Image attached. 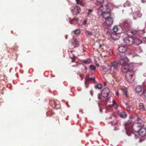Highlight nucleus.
Returning a JSON list of instances; mask_svg holds the SVG:
<instances>
[{
    "mask_svg": "<svg viewBox=\"0 0 146 146\" xmlns=\"http://www.w3.org/2000/svg\"><path fill=\"white\" fill-rule=\"evenodd\" d=\"M80 77L81 78V80H82L84 78V76L83 74H80Z\"/></svg>",
    "mask_w": 146,
    "mask_h": 146,
    "instance_id": "nucleus-42",
    "label": "nucleus"
},
{
    "mask_svg": "<svg viewBox=\"0 0 146 146\" xmlns=\"http://www.w3.org/2000/svg\"><path fill=\"white\" fill-rule=\"evenodd\" d=\"M90 68L92 70H96V67L93 65H90L89 66Z\"/></svg>",
    "mask_w": 146,
    "mask_h": 146,
    "instance_id": "nucleus-31",
    "label": "nucleus"
},
{
    "mask_svg": "<svg viewBox=\"0 0 146 146\" xmlns=\"http://www.w3.org/2000/svg\"><path fill=\"white\" fill-rule=\"evenodd\" d=\"M110 91L109 89L108 88H106L104 89L102 92L101 94L102 96L104 98H106L109 95Z\"/></svg>",
    "mask_w": 146,
    "mask_h": 146,
    "instance_id": "nucleus-9",
    "label": "nucleus"
},
{
    "mask_svg": "<svg viewBox=\"0 0 146 146\" xmlns=\"http://www.w3.org/2000/svg\"><path fill=\"white\" fill-rule=\"evenodd\" d=\"M130 118L131 119H134V116L132 115H131L130 116Z\"/></svg>",
    "mask_w": 146,
    "mask_h": 146,
    "instance_id": "nucleus-47",
    "label": "nucleus"
},
{
    "mask_svg": "<svg viewBox=\"0 0 146 146\" xmlns=\"http://www.w3.org/2000/svg\"><path fill=\"white\" fill-rule=\"evenodd\" d=\"M131 106H127L126 107V109H127V110L128 111H130V108H131Z\"/></svg>",
    "mask_w": 146,
    "mask_h": 146,
    "instance_id": "nucleus-40",
    "label": "nucleus"
},
{
    "mask_svg": "<svg viewBox=\"0 0 146 146\" xmlns=\"http://www.w3.org/2000/svg\"><path fill=\"white\" fill-rule=\"evenodd\" d=\"M100 9H102L104 12L103 13L106 12L107 11H109L110 10L109 6L107 5L104 6L101 5Z\"/></svg>",
    "mask_w": 146,
    "mask_h": 146,
    "instance_id": "nucleus-12",
    "label": "nucleus"
},
{
    "mask_svg": "<svg viewBox=\"0 0 146 146\" xmlns=\"http://www.w3.org/2000/svg\"><path fill=\"white\" fill-rule=\"evenodd\" d=\"M129 61V60L128 58L126 56H125L123 58H122L119 61V63L122 66L121 68V70L123 67H126L127 68L126 66H128V67H132L131 65H128L127 64ZM129 67H128V68Z\"/></svg>",
    "mask_w": 146,
    "mask_h": 146,
    "instance_id": "nucleus-4",
    "label": "nucleus"
},
{
    "mask_svg": "<svg viewBox=\"0 0 146 146\" xmlns=\"http://www.w3.org/2000/svg\"><path fill=\"white\" fill-rule=\"evenodd\" d=\"M117 121L116 120H114L112 122V123L113 124L115 125L117 123Z\"/></svg>",
    "mask_w": 146,
    "mask_h": 146,
    "instance_id": "nucleus-43",
    "label": "nucleus"
},
{
    "mask_svg": "<svg viewBox=\"0 0 146 146\" xmlns=\"http://www.w3.org/2000/svg\"><path fill=\"white\" fill-rule=\"evenodd\" d=\"M113 36H112V37ZM112 38H113V39H114V37H112Z\"/></svg>",
    "mask_w": 146,
    "mask_h": 146,
    "instance_id": "nucleus-57",
    "label": "nucleus"
},
{
    "mask_svg": "<svg viewBox=\"0 0 146 146\" xmlns=\"http://www.w3.org/2000/svg\"><path fill=\"white\" fill-rule=\"evenodd\" d=\"M139 107L141 110L145 111L146 110V106L144 105L142 103H140L139 104Z\"/></svg>",
    "mask_w": 146,
    "mask_h": 146,
    "instance_id": "nucleus-16",
    "label": "nucleus"
},
{
    "mask_svg": "<svg viewBox=\"0 0 146 146\" xmlns=\"http://www.w3.org/2000/svg\"><path fill=\"white\" fill-rule=\"evenodd\" d=\"M96 65L98 67H99V65L98 64H96Z\"/></svg>",
    "mask_w": 146,
    "mask_h": 146,
    "instance_id": "nucleus-52",
    "label": "nucleus"
},
{
    "mask_svg": "<svg viewBox=\"0 0 146 146\" xmlns=\"http://www.w3.org/2000/svg\"><path fill=\"white\" fill-rule=\"evenodd\" d=\"M145 124L146 123L144 121H142L141 123L137 122L134 124L133 125L126 123L125 124V128L127 135L129 136H131L134 139L137 138L138 136L137 135L135 134L133 130L135 132L139 133Z\"/></svg>",
    "mask_w": 146,
    "mask_h": 146,
    "instance_id": "nucleus-1",
    "label": "nucleus"
},
{
    "mask_svg": "<svg viewBox=\"0 0 146 146\" xmlns=\"http://www.w3.org/2000/svg\"><path fill=\"white\" fill-rule=\"evenodd\" d=\"M74 42H75V44H78V40L77 39H74Z\"/></svg>",
    "mask_w": 146,
    "mask_h": 146,
    "instance_id": "nucleus-46",
    "label": "nucleus"
},
{
    "mask_svg": "<svg viewBox=\"0 0 146 146\" xmlns=\"http://www.w3.org/2000/svg\"><path fill=\"white\" fill-rule=\"evenodd\" d=\"M93 11V10L91 9H89L88 10V12L87 13V16H89L90 14L92 13Z\"/></svg>",
    "mask_w": 146,
    "mask_h": 146,
    "instance_id": "nucleus-37",
    "label": "nucleus"
},
{
    "mask_svg": "<svg viewBox=\"0 0 146 146\" xmlns=\"http://www.w3.org/2000/svg\"><path fill=\"white\" fill-rule=\"evenodd\" d=\"M103 16L105 19L110 17V11L103 13Z\"/></svg>",
    "mask_w": 146,
    "mask_h": 146,
    "instance_id": "nucleus-14",
    "label": "nucleus"
},
{
    "mask_svg": "<svg viewBox=\"0 0 146 146\" xmlns=\"http://www.w3.org/2000/svg\"><path fill=\"white\" fill-rule=\"evenodd\" d=\"M110 99V98H108L106 99L104 102V103L106 105L107 104V102L109 101Z\"/></svg>",
    "mask_w": 146,
    "mask_h": 146,
    "instance_id": "nucleus-38",
    "label": "nucleus"
},
{
    "mask_svg": "<svg viewBox=\"0 0 146 146\" xmlns=\"http://www.w3.org/2000/svg\"><path fill=\"white\" fill-rule=\"evenodd\" d=\"M87 35H92V32L88 30H86L84 32Z\"/></svg>",
    "mask_w": 146,
    "mask_h": 146,
    "instance_id": "nucleus-29",
    "label": "nucleus"
},
{
    "mask_svg": "<svg viewBox=\"0 0 146 146\" xmlns=\"http://www.w3.org/2000/svg\"><path fill=\"white\" fill-rule=\"evenodd\" d=\"M78 21V19L77 17H75L74 19L71 20L70 22L71 24L76 23Z\"/></svg>",
    "mask_w": 146,
    "mask_h": 146,
    "instance_id": "nucleus-19",
    "label": "nucleus"
},
{
    "mask_svg": "<svg viewBox=\"0 0 146 146\" xmlns=\"http://www.w3.org/2000/svg\"><path fill=\"white\" fill-rule=\"evenodd\" d=\"M121 90L123 91V92L124 93L126 97H127L128 96L127 90L126 88H122L121 89Z\"/></svg>",
    "mask_w": 146,
    "mask_h": 146,
    "instance_id": "nucleus-24",
    "label": "nucleus"
},
{
    "mask_svg": "<svg viewBox=\"0 0 146 146\" xmlns=\"http://www.w3.org/2000/svg\"><path fill=\"white\" fill-rule=\"evenodd\" d=\"M139 48H140V51H142V50H143V45H142V46H139Z\"/></svg>",
    "mask_w": 146,
    "mask_h": 146,
    "instance_id": "nucleus-44",
    "label": "nucleus"
},
{
    "mask_svg": "<svg viewBox=\"0 0 146 146\" xmlns=\"http://www.w3.org/2000/svg\"><path fill=\"white\" fill-rule=\"evenodd\" d=\"M74 32L75 34L78 35L80 33V29H78L74 31Z\"/></svg>",
    "mask_w": 146,
    "mask_h": 146,
    "instance_id": "nucleus-30",
    "label": "nucleus"
},
{
    "mask_svg": "<svg viewBox=\"0 0 146 146\" xmlns=\"http://www.w3.org/2000/svg\"><path fill=\"white\" fill-rule=\"evenodd\" d=\"M116 57L118 59H121L122 57V55L121 54L118 53L116 54Z\"/></svg>",
    "mask_w": 146,
    "mask_h": 146,
    "instance_id": "nucleus-28",
    "label": "nucleus"
},
{
    "mask_svg": "<svg viewBox=\"0 0 146 146\" xmlns=\"http://www.w3.org/2000/svg\"><path fill=\"white\" fill-rule=\"evenodd\" d=\"M119 93H118V92H116L115 93V95L117 96H118L119 95Z\"/></svg>",
    "mask_w": 146,
    "mask_h": 146,
    "instance_id": "nucleus-50",
    "label": "nucleus"
},
{
    "mask_svg": "<svg viewBox=\"0 0 146 146\" xmlns=\"http://www.w3.org/2000/svg\"><path fill=\"white\" fill-rule=\"evenodd\" d=\"M143 94L144 95L145 97L146 98V89L144 90L143 92Z\"/></svg>",
    "mask_w": 146,
    "mask_h": 146,
    "instance_id": "nucleus-41",
    "label": "nucleus"
},
{
    "mask_svg": "<svg viewBox=\"0 0 146 146\" xmlns=\"http://www.w3.org/2000/svg\"><path fill=\"white\" fill-rule=\"evenodd\" d=\"M131 5V4L129 1H127L125 3L124 5L123 6L124 7H129Z\"/></svg>",
    "mask_w": 146,
    "mask_h": 146,
    "instance_id": "nucleus-21",
    "label": "nucleus"
},
{
    "mask_svg": "<svg viewBox=\"0 0 146 146\" xmlns=\"http://www.w3.org/2000/svg\"><path fill=\"white\" fill-rule=\"evenodd\" d=\"M103 11L102 9H100V7L98 8V14L99 16L101 15L103 16Z\"/></svg>",
    "mask_w": 146,
    "mask_h": 146,
    "instance_id": "nucleus-23",
    "label": "nucleus"
},
{
    "mask_svg": "<svg viewBox=\"0 0 146 146\" xmlns=\"http://www.w3.org/2000/svg\"><path fill=\"white\" fill-rule=\"evenodd\" d=\"M98 98L100 100L102 99V97L100 94H98Z\"/></svg>",
    "mask_w": 146,
    "mask_h": 146,
    "instance_id": "nucleus-45",
    "label": "nucleus"
},
{
    "mask_svg": "<svg viewBox=\"0 0 146 146\" xmlns=\"http://www.w3.org/2000/svg\"><path fill=\"white\" fill-rule=\"evenodd\" d=\"M130 22L127 20L123 21L120 24V26L123 30L127 29L131 27Z\"/></svg>",
    "mask_w": 146,
    "mask_h": 146,
    "instance_id": "nucleus-5",
    "label": "nucleus"
},
{
    "mask_svg": "<svg viewBox=\"0 0 146 146\" xmlns=\"http://www.w3.org/2000/svg\"><path fill=\"white\" fill-rule=\"evenodd\" d=\"M102 87V85L100 84H97L96 86V88L99 89H101Z\"/></svg>",
    "mask_w": 146,
    "mask_h": 146,
    "instance_id": "nucleus-34",
    "label": "nucleus"
},
{
    "mask_svg": "<svg viewBox=\"0 0 146 146\" xmlns=\"http://www.w3.org/2000/svg\"><path fill=\"white\" fill-rule=\"evenodd\" d=\"M76 1L77 4L80 5L82 6L84 5L83 0H76Z\"/></svg>",
    "mask_w": 146,
    "mask_h": 146,
    "instance_id": "nucleus-22",
    "label": "nucleus"
},
{
    "mask_svg": "<svg viewBox=\"0 0 146 146\" xmlns=\"http://www.w3.org/2000/svg\"><path fill=\"white\" fill-rule=\"evenodd\" d=\"M120 117L122 118H125L127 117V114L124 111H122L119 114Z\"/></svg>",
    "mask_w": 146,
    "mask_h": 146,
    "instance_id": "nucleus-18",
    "label": "nucleus"
},
{
    "mask_svg": "<svg viewBox=\"0 0 146 146\" xmlns=\"http://www.w3.org/2000/svg\"><path fill=\"white\" fill-rule=\"evenodd\" d=\"M81 10L80 7L78 6L75 7L74 9V11L76 14H78L80 13Z\"/></svg>",
    "mask_w": 146,
    "mask_h": 146,
    "instance_id": "nucleus-20",
    "label": "nucleus"
},
{
    "mask_svg": "<svg viewBox=\"0 0 146 146\" xmlns=\"http://www.w3.org/2000/svg\"><path fill=\"white\" fill-rule=\"evenodd\" d=\"M109 70H110V69L108 67V66H107V68L106 67H104L103 68V70L104 72H105L108 71Z\"/></svg>",
    "mask_w": 146,
    "mask_h": 146,
    "instance_id": "nucleus-35",
    "label": "nucleus"
},
{
    "mask_svg": "<svg viewBox=\"0 0 146 146\" xmlns=\"http://www.w3.org/2000/svg\"><path fill=\"white\" fill-rule=\"evenodd\" d=\"M138 133L142 137L146 138V123L142 127Z\"/></svg>",
    "mask_w": 146,
    "mask_h": 146,
    "instance_id": "nucleus-8",
    "label": "nucleus"
},
{
    "mask_svg": "<svg viewBox=\"0 0 146 146\" xmlns=\"http://www.w3.org/2000/svg\"><path fill=\"white\" fill-rule=\"evenodd\" d=\"M112 106H114L115 109L117 108L118 107V106L116 103V102L114 100H113L112 101Z\"/></svg>",
    "mask_w": 146,
    "mask_h": 146,
    "instance_id": "nucleus-26",
    "label": "nucleus"
},
{
    "mask_svg": "<svg viewBox=\"0 0 146 146\" xmlns=\"http://www.w3.org/2000/svg\"><path fill=\"white\" fill-rule=\"evenodd\" d=\"M142 89V87L139 86H136L135 88L136 92L138 93H140Z\"/></svg>",
    "mask_w": 146,
    "mask_h": 146,
    "instance_id": "nucleus-17",
    "label": "nucleus"
},
{
    "mask_svg": "<svg viewBox=\"0 0 146 146\" xmlns=\"http://www.w3.org/2000/svg\"><path fill=\"white\" fill-rule=\"evenodd\" d=\"M118 49L119 52L124 53L127 50V48L126 45L121 44L119 46Z\"/></svg>",
    "mask_w": 146,
    "mask_h": 146,
    "instance_id": "nucleus-10",
    "label": "nucleus"
},
{
    "mask_svg": "<svg viewBox=\"0 0 146 146\" xmlns=\"http://www.w3.org/2000/svg\"><path fill=\"white\" fill-rule=\"evenodd\" d=\"M127 68L123 67L122 68V71L126 73L125 78L126 80L129 82L132 83L134 81L135 78V73L133 71L132 67L126 66Z\"/></svg>",
    "mask_w": 146,
    "mask_h": 146,
    "instance_id": "nucleus-2",
    "label": "nucleus"
},
{
    "mask_svg": "<svg viewBox=\"0 0 146 146\" xmlns=\"http://www.w3.org/2000/svg\"><path fill=\"white\" fill-rule=\"evenodd\" d=\"M46 115L48 116H51L54 114V113L52 111H49L46 113Z\"/></svg>",
    "mask_w": 146,
    "mask_h": 146,
    "instance_id": "nucleus-25",
    "label": "nucleus"
},
{
    "mask_svg": "<svg viewBox=\"0 0 146 146\" xmlns=\"http://www.w3.org/2000/svg\"><path fill=\"white\" fill-rule=\"evenodd\" d=\"M84 22V23H86V21H85Z\"/></svg>",
    "mask_w": 146,
    "mask_h": 146,
    "instance_id": "nucleus-56",
    "label": "nucleus"
},
{
    "mask_svg": "<svg viewBox=\"0 0 146 146\" xmlns=\"http://www.w3.org/2000/svg\"><path fill=\"white\" fill-rule=\"evenodd\" d=\"M141 1L143 3H145L146 2V0H141Z\"/></svg>",
    "mask_w": 146,
    "mask_h": 146,
    "instance_id": "nucleus-49",
    "label": "nucleus"
},
{
    "mask_svg": "<svg viewBox=\"0 0 146 146\" xmlns=\"http://www.w3.org/2000/svg\"><path fill=\"white\" fill-rule=\"evenodd\" d=\"M93 93L92 91H91V92H90L91 94L92 95H93V93Z\"/></svg>",
    "mask_w": 146,
    "mask_h": 146,
    "instance_id": "nucleus-53",
    "label": "nucleus"
},
{
    "mask_svg": "<svg viewBox=\"0 0 146 146\" xmlns=\"http://www.w3.org/2000/svg\"><path fill=\"white\" fill-rule=\"evenodd\" d=\"M85 69L86 70L87 69V68L86 67H85Z\"/></svg>",
    "mask_w": 146,
    "mask_h": 146,
    "instance_id": "nucleus-55",
    "label": "nucleus"
},
{
    "mask_svg": "<svg viewBox=\"0 0 146 146\" xmlns=\"http://www.w3.org/2000/svg\"><path fill=\"white\" fill-rule=\"evenodd\" d=\"M106 82H105L104 83V85L105 86V85H106Z\"/></svg>",
    "mask_w": 146,
    "mask_h": 146,
    "instance_id": "nucleus-54",
    "label": "nucleus"
},
{
    "mask_svg": "<svg viewBox=\"0 0 146 146\" xmlns=\"http://www.w3.org/2000/svg\"><path fill=\"white\" fill-rule=\"evenodd\" d=\"M125 104L126 107L127 106H128V104L127 103H125Z\"/></svg>",
    "mask_w": 146,
    "mask_h": 146,
    "instance_id": "nucleus-51",
    "label": "nucleus"
},
{
    "mask_svg": "<svg viewBox=\"0 0 146 146\" xmlns=\"http://www.w3.org/2000/svg\"><path fill=\"white\" fill-rule=\"evenodd\" d=\"M111 118V117H110V118Z\"/></svg>",
    "mask_w": 146,
    "mask_h": 146,
    "instance_id": "nucleus-58",
    "label": "nucleus"
},
{
    "mask_svg": "<svg viewBox=\"0 0 146 146\" xmlns=\"http://www.w3.org/2000/svg\"><path fill=\"white\" fill-rule=\"evenodd\" d=\"M74 61L73 60H72V62H74Z\"/></svg>",
    "mask_w": 146,
    "mask_h": 146,
    "instance_id": "nucleus-59",
    "label": "nucleus"
},
{
    "mask_svg": "<svg viewBox=\"0 0 146 146\" xmlns=\"http://www.w3.org/2000/svg\"><path fill=\"white\" fill-rule=\"evenodd\" d=\"M95 78L93 77L92 78H90L88 75L86 76L85 78V86L86 88L88 87V84L90 83L95 82Z\"/></svg>",
    "mask_w": 146,
    "mask_h": 146,
    "instance_id": "nucleus-6",
    "label": "nucleus"
},
{
    "mask_svg": "<svg viewBox=\"0 0 146 146\" xmlns=\"http://www.w3.org/2000/svg\"><path fill=\"white\" fill-rule=\"evenodd\" d=\"M134 40V43L135 45H140L142 43V40L139 38H135Z\"/></svg>",
    "mask_w": 146,
    "mask_h": 146,
    "instance_id": "nucleus-15",
    "label": "nucleus"
},
{
    "mask_svg": "<svg viewBox=\"0 0 146 146\" xmlns=\"http://www.w3.org/2000/svg\"><path fill=\"white\" fill-rule=\"evenodd\" d=\"M136 14L137 16L139 17H140L142 16V14L140 12L136 13Z\"/></svg>",
    "mask_w": 146,
    "mask_h": 146,
    "instance_id": "nucleus-36",
    "label": "nucleus"
},
{
    "mask_svg": "<svg viewBox=\"0 0 146 146\" xmlns=\"http://www.w3.org/2000/svg\"><path fill=\"white\" fill-rule=\"evenodd\" d=\"M113 30L114 32L116 33L119 31L118 29L117 26H115L113 28Z\"/></svg>",
    "mask_w": 146,
    "mask_h": 146,
    "instance_id": "nucleus-32",
    "label": "nucleus"
},
{
    "mask_svg": "<svg viewBox=\"0 0 146 146\" xmlns=\"http://www.w3.org/2000/svg\"><path fill=\"white\" fill-rule=\"evenodd\" d=\"M118 63L116 61H114L111 64L110 66H108L110 70H113L114 73H116L118 71Z\"/></svg>",
    "mask_w": 146,
    "mask_h": 146,
    "instance_id": "nucleus-3",
    "label": "nucleus"
},
{
    "mask_svg": "<svg viewBox=\"0 0 146 146\" xmlns=\"http://www.w3.org/2000/svg\"><path fill=\"white\" fill-rule=\"evenodd\" d=\"M83 62L85 64H89L91 63V60L89 59H87L86 60H84Z\"/></svg>",
    "mask_w": 146,
    "mask_h": 146,
    "instance_id": "nucleus-27",
    "label": "nucleus"
},
{
    "mask_svg": "<svg viewBox=\"0 0 146 146\" xmlns=\"http://www.w3.org/2000/svg\"><path fill=\"white\" fill-rule=\"evenodd\" d=\"M137 121H139L138 122H140L141 123L142 122V121L141 118L139 117L138 115H137Z\"/></svg>",
    "mask_w": 146,
    "mask_h": 146,
    "instance_id": "nucleus-39",
    "label": "nucleus"
},
{
    "mask_svg": "<svg viewBox=\"0 0 146 146\" xmlns=\"http://www.w3.org/2000/svg\"><path fill=\"white\" fill-rule=\"evenodd\" d=\"M125 43L129 45H131L134 43V40L133 38L131 37L127 36L123 39Z\"/></svg>",
    "mask_w": 146,
    "mask_h": 146,
    "instance_id": "nucleus-7",
    "label": "nucleus"
},
{
    "mask_svg": "<svg viewBox=\"0 0 146 146\" xmlns=\"http://www.w3.org/2000/svg\"><path fill=\"white\" fill-rule=\"evenodd\" d=\"M143 40L144 41L146 42V37H144L143 38Z\"/></svg>",
    "mask_w": 146,
    "mask_h": 146,
    "instance_id": "nucleus-48",
    "label": "nucleus"
},
{
    "mask_svg": "<svg viewBox=\"0 0 146 146\" xmlns=\"http://www.w3.org/2000/svg\"><path fill=\"white\" fill-rule=\"evenodd\" d=\"M97 5H98V4H99L101 5V4L103 2L104 0H97Z\"/></svg>",
    "mask_w": 146,
    "mask_h": 146,
    "instance_id": "nucleus-33",
    "label": "nucleus"
},
{
    "mask_svg": "<svg viewBox=\"0 0 146 146\" xmlns=\"http://www.w3.org/2000/svg\"><path fill=\"white\" fill-rule=\"evenodd\" d=\"M113 23V19L111 17L105 19V24L107 25H111Z\"/></svg>",
    "mask_w": 146,
    "mask_h": 146,
    "instance_id": "nucleus-11",
    "label": "nucleus"
},
{
    "mask_svg": "<svg viewBox=\"0 0 146 146\" xmlns=\"http://www.w3.org/2000/svg\"><path fill=\"white\" fill-rule=\"evenodd\" d=\"M138 31L136 30H130L128 31V35L130 36H133L137 34Z\"/></svg>",
    "mask_w": 146,
    "mask_h": 146,
    "instance_id": "nucleus-13",
    "label": "nucleus"
}]
</instances>
